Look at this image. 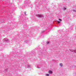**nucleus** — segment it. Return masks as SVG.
<instances>
[{"label":"nucleus","instance_id":"obj_6","mask_svg":"<svg viewBox=\"0 0 76 76\" xmlns=\"http://www.w3.org/2000/svg\"><path fill=\"white\" fill-rule=\"evenodd\" d=\"M57 22L58 23H60V22L59 21H58Z\"/></svg>","mask_w":76,"mask_h":76},{"label":"nucleus","instance_id":"obj_5","mask_svg":"<svg viewBox=\"0 0 76 76\" xmlns=\"http://www.w3.org/2000/svg\"><path fill=\"white\" fill-rule=\"evenodd\" d=\"M64 10H66V8H64V9H63Z\"/></svg>","mask_w":76,"mask_h":76},{"label":"nucleus","instance_id":"obj_2","mask_svg":"<svg viewBox=\"0 0 76 76\" xmlns=\"http://www.w3.org/2000/svg\"><path fill=\"white\" fill-rule=\"evenodd\" d=\"M41 16H42V15H38V17H41Z\"/></svg>","mask_w":76,"mask_h":76},{"label":"nucleus","instance_id":"obj_9","mask_svg":"<svg viewBox=\"0 0 76 76\" xmlns=\"http://www.w3.org/2000/svg\"><path fill=\"white\" fill-rule=\"evenodd\" d=\"M47 44H49V42H47Z\"/></svg>","mask_w":76,"mask_h":76},{"label":"nucleus","instance_id":"obj_1","mask_svg":"<svg viewBox=\"0 0 76 76\" xmlns=\"http://www.w3.org/2000/svg\"><path fill=\"white\" fill-rule=\"evenodd\" d=\"M48 72H49V73H50V74L53 73V72L50 70L48 71Z\"/></svg>","mask_w":76,"mask_h":76},{"label":"nucleus","instance_id":"obj_3","mask_svg":"<svg viewBox=\"0 0 76 76\" xmlns=\"http://www.w3.org/2000/svg\"><path fill=\"white\" fill-rule=\"evenodd\" d=\"M60 66H63V64L62 63H60Z\"/></svg>","mask_w":76,"mask_h":76},{"label":"nucleus","instance_id":"obj_8","mask_svg":"<svg viewBox=\"0 0 76 76\" xmlns=\"http://www.w3.org/2000/svg\"><path fill=\"white\" fill-rule=\"evenodd\" d=\"M24 13L25 15H26V12H25Z\"/></svg>","mask_w":76,"mask_h":76},{"label":"nucleus","instance_id":"obj_7","mask_svg":"<svg viewBox=\"0 0 76 76\" xmlns=\"http://www.w3.org/2000/svg\"><path fill=\"white\" fill-rule=\"evenodd\" d=\"M59 19V20H60V21H61V19Z\"/></svg>","mask_w":76,"mask_h":76},{"label":"nucleus","instance_id":"obj_4","mask_svg":"<svg viewBox=\"0 0 76 76\" xmlns=\"http://www.w3.org/2000/svg\"><path fill=\"white\" fill-rule=\"evenodd\" d=\"M49 75H50L48 74H47L46 75V76H49Z\"/></svg>","mask_w":76,"mask_h":76}]
</instances>
